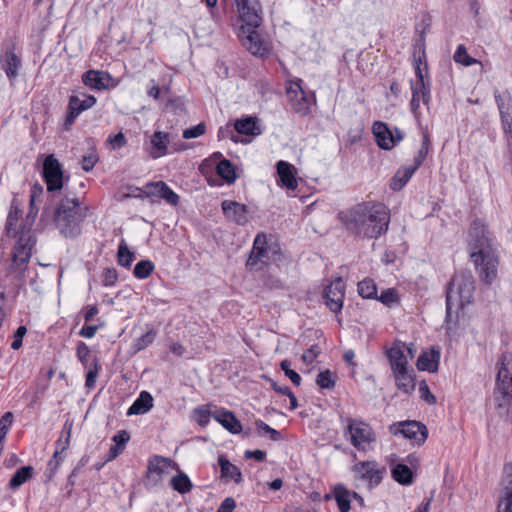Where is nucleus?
Returning a JSON list of instances; mask_svg holds the SVG:
<instances>
[{"label":"nucleus","mask_w":512,"mask_h":512,"mask_svg":"<svg viewBox=\"0 0 512 512\" xmlns=\"http://www.w3.org/2000/svg\"><path fill=\"white\" fill-rule=\"evenodd\" d=\"M390 209L379 201H363L339 213L345 229L355 237L378 239L385 235L390 224Z\"/></svg>","instance_id":"obj_1"},{"label":"nucleus","mask_w":512,"mask_h":512,"mask_svg":"<svg viewBox=\"0 0 512 512\" xmlns=\"http://www.w3.org/2000/svg\"><path fill=\"white\" fill-rule=\"evenodd\" d=\"M475 282L470 272H458L451 279L446 292V317L447 330L452 329L453 313L470 304L473 299Z\"/></svg>","instance_id":"obj_2"},{"label":"nucleus","mask_w":512,"mask_h":512,"mask_svg":"<svg viewBox=\"0 0 512 512\" xmlns=\"http://www.w3.org/2000/svg\"><path fill=\"white\" fill-rule=\"evenodd\" d=\"M87 216V208L81 206L78 198L65 197L55 212V224L67 238H75L81 233V223Z\"/></svg>","instance_id":"obj_3"},{"label":"nucleus","mask_w":512,"mask_h":512,"mask_svg":"<svg viewBox=\"0 0 512 512\" xmlns=\"http://www.w3.org/2000/svg\"><path fill=\"white\" fill-rule=\"evenodd\" d=\"M498 373L493 392V400L499 414H507L512 406V359L503 353L497 364Z\"/></svg>","instance_id":"obj_4"},{"label":"nucleus","mask_w":512,"mask_h":512,"mask_svg":"<svg viewBox=\"0 0 512 512\" xmlns=\"http://www.w3.org/2000/svg\"><path fill=\"white\" fill-rule=\"evenodd\" d=\"M344 435L359 451H366L376 441V435L369 424L354 418H346Z\"/></svg>","instance_id":"obj_5"},{"label":"nucleus","mask_w":512,"mask_h":512,"mask_svg":"<svg viewBox=\"0 0 512 512\" xmlns=\"http://www.w3.org/2000/svg\"><path fill=\"white\" fill-rule=\"evenodd\" d=\"M470 257L480 280L487 285H491L498 275L499 255L496 248H490L479 252V254H470Z\"/></svg>","instance_id":"obj_6"},{"label":"nucleus","mask_w":512,"mask_h":512,"mask_svg":"<svg viewBox=\"0 0 512 512\" xmlns=\"http://www.w3.org/2000/svg\"><path fill=\"white\" fill-rule=\"evenodd\" d=\"M276 253L277 250L271 245H268L266 235L258 234L254 239L246 266L250 269H261L273 259Z\"/></svg>","instance_id":"obj_7"},{"label":"nucleus","mask_w":512,"mask_h":512,"mask_svg":"<svg viewBox=\"0 0 512 512\" xmlns=\"http://www.w3.org/2000/svg\"><path fill=\"white\" fill-rule=\"evenodd\" d=\"M389 431L395 436H402L403 438L412 440L417 444L424 443L428 436L427 427L417 421L393 423L389 426Z\"/></svg>","instance_id":"obj_8"},{"label":"nucleus","mask_w":512,"mask_h":512,"mask_svg":"<svg viewBox=\"0 0 512 512\" xmlns=\"http://www.w3.org/2000/svg\"><path fill=\"white\" fill-rule=\"evenodd\" d=\"M468 248L470 254H479V252L493 248L491 239L488 236V231L483 220L475 219L469 228L468 233Z\"/></svg>","instance_id":"obj_9"},{"label":"nucleus","mask_w":512,"mask_h":512,"mask_svg":"<svg viewBox=\"0 0 512 512\" xmlns=\"http://www.w3.org/2000/svg\"><path fill=\"white\" fill-rule=\"evenodd\" d=\"M352 471L356 480L367 484L371 489L381 482L384 468L380 467L376 461H363L356 463Z\"/></svg>","instance_id":"obj_10"},{"label":"nucleus","mask_w":512,"mask_h":512,"mask_svg":"<svg viewBox=\"0 0 512 512\" xmlns=\"http://www.w3.org/2000/svg\"><path fill=\"white\" fill-rule=\"evenodd\" d=\"M301 80L293 82L286 90L287 97L291 104L292 109L300 115H308L311 110L314 96H307L300 85Z\"/></svg>","instance_id":"obj_11"},{"label":"nucleus","mask_w":512,"mask_h":512,"mask_svg":"<svg viewBox=\"0 0 512 512\" xmlns=\"http://www.w3.org/2000/svg\"><path fill=\"white\" fill-rule=\"evenodd\" d=\"M373 134L375 136L377 145L384 149L390 150L397 143L401 142L404 138L403 132L394 128V130H390L386 123L376 121L372 127Z\"/></svg>","instance_id":"obj_12"},{"label":"nucleus","mask_w":512,"mask_h":512,"mask_svg":"<svg viewBox=\"0 0 512 512\" xmlns=\"http://www.w3.org/2000/svg\"><path fill=\"white\" fill-rule=\"evenodd\" d=\"M43 178L49 192L61 190L63 187V172L59 161L54 155L46 157L43 163Z\"/></svg>","instance_id":"obj_13"},{"label":"nucleus","mask_w":512,"mask_h":512,"mask_svg":"<svg viewBox=\"0 0 512 512\" xmlns=\"http://www.w3.org/2000/svg\"><path fill=\"white\" fill-rule=\"evenodd\" d=\"M345 296V283L342 278H337L324 289L326 306L334 313H339L343 307Z\"/></svg>","instance_id":"obj_14"},{"label":"nucleus","mask_w":512,"mask_h":512,"mask_svg":"<svg viewBox=\"0 0 512 512\" xmlns=\"http://www.w3.org/2000/svg\"><path fill=\"white\" fill-rule=\"evenodd\" d=\"M242 23L259 27L262 21L260 7L256 0H235Z\"/></svg>","instance_id":"obj_15"},{"label":"nucleus","mask_w":512,"mask_h":512,"mask_svg":"<svg viewBox=\"0 0 512 512\" xmlns=\"http://www.w3.org/2000/svg\"><path fill=\"white\" fill-rule=\"evenodd\" d=\"M96 103V98L93 95L81 93L79 95H72L69 98V113L66 118V126L72 125L80 113L91 108Z\"/></svg>","instance_id":"obj_16"},{"label":"nucleus","mask_w":512,"mask_h":512,"mask_svg":"<svg viewBox=\"0 0 512 512\" xmlns=\"http://www.w3.org/2000/svg\"><path fill=\"white\" fill-rule=\"evenodd\" d=\"M495 101L501 116L502 126L506 134L512 138V97L508 92L494 91Z\"/></svg>","instance_id":"obj_17"},{"label":"nucleus","mask_w":512,"mask_h":512,"mask_svg":"<svg viewBox=\"0 0 512 512\" xmlns=\"http://www.w3.org/2000/svg\"><path fill=\"white\" fill-rule=\"evenodd\" d=\"M224 216L230 222L244 226L248 223V208L245 204L233 200H224L221 203Z\"/></svg>","instance_id":"obj_18"},{"label":"nucleus","mask_w":512,"mask_h":512,"mask_svg":"<svg viewBox=\"0 0 512 512\" xmlns=\"http://www.w3.org/2000/svg\"><path fill=\"white\" fill-rule=\"evenodd\" d=\"M33 243L29 235L22 233L13 249V264L19 271L25 270L31 257Z\"/></svg>","instance_id":"obj_19"},{"label":"nucleus","mask_w":512,"mask_h":512,"mask_svg":"<svg viewBox=\"0 0 512 512\" xmlns=\"http://www.w3.org/2000/svg\"><path fill=\"white\" fill-rule=\"evenodd\" d=\"M172 464L173 462L169 458L158 455L152 456L148 460L146 471L147 480L153 485H157Z\"/></svg>","instance_id":"obj_20"},{"label":"nucleus","mask_w":512,"mask_h":512,"mask_svg":"<svg viewBox=\"0 0 512 512\" xmlns=\"http://www.w3.org/2000/svg\"><path fill=\"white\" fill-rule=\"evenodd\" d=\"M144 194L146 197H159L173 206L179 203V196L163 181L147 183Z\"/></svg>","instance_id":"obj_21"},{"label":"nucleus","mask_w":512,"mask_h":512,"mask_svg":"<svg viewBox=\"0 0 512 512\" xmlns=\"http://www.w3.org/2000/svg\"><path fill=\"white\" fill-rule=\"evenodd\" d=\"M257 27H251L243 23L242 30L246 33L242 38L243 45L255 56H264L268 53L266 45L261 41Z\"/></svg>","instance_id":"obj_22"},{"label":"nucleus","mask_w":512,"mask_h":512,"mask_svg":"<svg viewBox=\"0 0 512 512\" xmlns=\"http://www.w3.org/2000/svg\"><path fill=\"white\" fill-rule=\"evenodd\" d=\"M72 424L65 423L60 438L56 441V449L52 459L48 462V468L51 472H55L63 461L62 454L69 448Z\"/></svg>","instance_id":"obj_23"},{"label":"nucleus","mask_w":512,"mask_h":512,"mask_svg":"<svg viewBox=\"0 0 512 512\" xmlns=\"http://www.w3.org/2000/svg\"><path fill=\"white\" fill-rule=\"evenodd\" d=\"M278 174V184L285 187L287 190H296L298 187V181L296 178L295 167L283 160H280L276 164Z\"/></svg>","instance_id":"obj_24"},{"label":"nucleus","mask_w":512,"mask_h":512,"mask_svg":"<svg viewBox=\"0 0 512 512\" xmlns=\"http://www.w3.org/2000/svg\"><path fill=\"white\" fill-rule=\"evenodd\" d=\"M387 357L392 372L404 370L405 368L410 367L407 359L405 343H393V345L387 350Z\"/></svg>","instance_id":"obj_25"},{"label":"nucleus","mask_w":512,"mask_h":512,"mask_svg":"<svg viewBox=\"0 0 512 512\" xmlns=\"http://www.w3.org/2000/svg\"><path fill=\"white\" fill-rule=\"evenodd\" d=\"M503 495L499 498L498 512H512V465L505 467V476L502 480Z\"/></svg>","instance_id":"obj_26"},{"label":"nucleus","mask_w":512,"mask_h":512,"mask_svg":"<svg viewBox=\"0 0 512 512\" xmlns=\"http://www.w3.org/2000/svg\"><path fill=\"white\" fill-rule=\"evenodd\" d=\"M213 418L232 434H239L242 431L241 422L231 411L217 408L214 410Z\"/></svg>","instance_id":"obj_27"},{"label":"nucleus","mask_w":512,"mask_h":512,"mask_svg":"<svg viewBox=\"0 0 512 512\" xmlns=\"http://www.w3.org/2000/svg\"><path fill=\"white\" fill-rule=\"evenodd\" d=\"M111 76L107 72L99 70H88L82 75V82L91 89L105 90L108 88V82Z\"/></svg>","instance_id":"obj_28"},{"label":"nucleus","mask_w":512,"mask_h":512,"mask_svg":"<svg viewBox=\"0 0 512 512\" xmlns=\"http://www.w3.org/2000/svg\"><path fill=\"white\" fill-rule=\"evenodd\" d=\"M398 390L409 394L415 389V373L412 367L392 372Z\"/></svg>","instance_id":"obj_29"},{"label":"nucleus","mask_w":512,"mask_h":512,"mask_svg":"<svg viewBox=\"0 0 512 512\" xmlns=\"http://www.w3.org/2000/svg\"><path fill=\"white\" fill-rule=\"evenodd\" d=\"M234 129L237 133L248 136H256L261 134V129L258 125V119L257 117L252 116L237 119L234 122Z\"/></svg>","instance_id":"obj_30"},{"label":"nucleus","mask_w":512,"mask_h":512,"mask_svg":"<svg viewBox=\"0 0 512 512\" xmlns=\"http://www.w3.org/2000/svg\"><path fill=\"white\" fill-rule=\"evenodd\" d=\"M153 407V397L147 391H142L139 397L129 407L127 415H141L147 413Z\"/></svg>","instance_id":"obj_31"},{"label":"nucleus","mask_w":512,"mask_h":512,"mask_svg":"<svg viewBox=\"0 0 512 512\" xmlns=\"http://www.w3.org/2000/svg\"><path fill=\"white\" fill-rule=\"evenodd\" d=\"M412 99L410 101L411 111L415 117H418V109L420 107V101L424 104H428L430 101V87H424L421 89L419 86L411 85Z\"/></svg>","instance_id":"obj_32"},{"label":"nucleus","mask_w":512,"mask_h":512,"mask_svg":"<svg viewBox=\"0 0 512 512\" xmlns=\"http://www.w3.org/2000/svg\"><path fill=\"white\" fill-rule=\"evenodd\" d=\"M416 170V167L413 166H405L399 168L390 181V188L393 191L401 190L411 179Z\"/></svg>","instance_id":"obj_33"},{"label":"nucleus","mask_w":512,"mask_h":512,"mask_svg":"<svg viewBox=\"0 0 512 512\" xmlns=\"http://www.w3.org/2000/svg\"><path fill=\"white\" fill-rule=\"evenodd\" d=\"M21 66V60L12 50L7 51L2 61V69L9 79H14L18 75V69Z\"/></svg>","instance_id":"obj_34"},{"label":"nucleus","mask_w":512,"mask_h":512,"mask_svg":"<svg viewBox=\"0 0 512 512\" xmlns=\"http://www.w3.org/2000/svg\"><path fill=\"white\" fill-rule=\"evenodd\" d=\"M218 463L222 477L233 480L237 484L242 481L240 469L236 465L232 464L226 457L220 456Z\"/></svg>","instance_id":"obj_35"},{"label":"nucleus","mask_w":512,"mask_h":512,"mask_svg":"<svg viewBox=\"0 0 512 512\" xmlns=\"http://www.w3.org/2000/svg\"><path fill=\"white\" fill-rule=\"evenodd\" d=\"M333 495L340 512H349L352 492L344 485H336L333 489Z\"/></svg>","instance_id":"obj_36"},{"label":"nucleus","mask_w":512,"mask_h":512,"mask_svg":"<svg viewBox=\"0 0 512 512\" xmlns=\"http://www.w3.org/2000/svg\"><path fill=\"white\" fill-rule=\"evenodd\" d=\"M439 354L431 351L422 353L417 360L416 366L421 371L435 372L438 369Z\"/></svg>","instance_id":"obj_37"},{"label":"nucleus","mask_w":512,"mask_h":512,"mask_svg":"<svg viewBox=\"0 0 512 512\" xmlns=\"http://www.w3.org/2000/svg\"><path fill=\"white\" fill-rule=\"evenodd\" d=\"M168 143L169 137L167 133L160 131L155 132L151 138V144L153 146L151 156L153 158H159L161 156H164L167 153Z\"/></svg>","instance_id":"obj_38"},{"label":"nucleus","mask_w":512,"mask_h":512,"mask_svg":"<svg viewBox=\"0 0 512 512\" xmlns=\"http://www.w3.org/2000/svg\"><path fill=\"white\" fill-rule=\"evenodd\" d=\"M170 484L172 488L180 494H186L192 490V482L189 477L182 471L172 477Z\"/></svg>","instance_id":"obj_39"},{"label":"nucleus","mask_w":512,"mask_h":512,"mask_svg":"<svg viewBox=\"0 0 512 512\" xmlns=\"http://www.w3.org/2000/svg\"><path fill=\"white\" fill-rule=\"evenodd\" d=\"M217 174L223 178L228 184H232L236 180L235 168L232 163L227 160H221L216 166Z\"/></svg>","instance_id":"obj_40"},{"label":"nucleus","mask_w":512,"mask_h":512,"mask_svg":"<svg viewBox=\"0 0 512 512\" xmlns=\"http://www.w3.org/2000/svg\"><path fill=\"white\" fill-rule=\"evenodd\" d=\"M358 294L364 299H376L377 298V286L374 280L365 278L358 283L357 286Z\"/></svg>","instance_id":"obj_41"},{"label":"nucleus","mask_w":512,"mask_h":512,"mask_svg":"<svg viewBox=\"0 0 512 512\" xmlns=\"http://www.w3.org/2000/svg\"><path fill=\"white\" fill-rule=\"evenodd\" d=\"M135 259L134 252L130 251L125 240H121L118 251H117V261L118 264L124 268H129L132 262Z\"/></svg>","instance_id":"obj_42"},{"label":"nucleus","mask_w":512,"mask_h":512,"mask_svg":"<svg viewBox=\"0 0 512 512\" xmlns=\"http://www.w3.org/2000/svg\"><path fill=\"white\" fill-rule=\"evenodd\" d=\"M33 468L31 466H23L19 468L9 482L12 489L19 488L22 484L32 477Z\"/></svg>","instance_id":"obj_43"},{"label":"nucleus","mask_w":512,"mask_h":512,"mask_svg":"<svg viewBox=\"0 0 512 512\" xmlns=\"http://www.w3.org/2000/svg\"><path fill=\"white\" fill-rule=\"evenodd\" d=\"M392 475L395 481L403 485L411 484L413 480L411 469L404 464H397L392 470Z\"/></svg>","instance_id":"obj_44"},{"label":"nucleus","mask_w":512,"mask_h":512,"mask_svg":"<svg viewBox=\"0 0 512 512\" xmlns=\"http://www.w3.org/2000/svg\"><path fill=\"white\" fill-rule=\"evenodd\" d=\"M376 300L391 308L400 303V294L397 289L388 288L383 290L379 296L377 295Z\"/></svg>","instance_id":"obj_45"},{"label":"nucleus","mask_w":512,"mask_h":512,"mask_svg":"<svg viewBox=\"0 0 512 512\" xmlns=\"http://www.w3.org/2000/svg\"><path fill=\"white\" fill-rule=\"evenodd\" d=\"M155 265L152 261L145 259L139 261L133 270V275L138 279H146L154 271Z\"/></svg>","instance_id":"obj_46"},{"label":"nucleus","mask_w":512,"mask_h":512,"mask_svg":"<svg viewBox=\"0 0 512 512\" xmlns=\"http://www.w3.org/2000/svg\"><path fill=\"white\" fill-rule=\"evenodd\" d=\"M214 410H210L207 406H200L193 410L194 420L202 427L208 425L210 418H213Z\"/></svg>","instance_id":"obj_47"},{"label":"nucleus","mask_w":512,"mask_h":512,"mask_svg":"<svg viewBox=\"0 0 512 512\" xmlns=\"http://www.w3.org/2000/svg\"><path fill=\"white\" fill-rule=\"evenodd\" d=\"M454 61L456 63L462 64L464 66H471L473 64L479 63V61L473 57H471L467 49L464 45H459L454 53Z\"/></svg>","instance_id":"obj_48"},{"label":"nucleus","mask_w":512,"mask_h":512,"mask_svg":"<svg viewBox=\"0 0 512 512\" xmlns=\"http://www.w3.org/2000/svg\"><path fill=\"white\" fill-rule=\"evenodd\" d=\"M87 368L88 371L86 374L85 386L89 389H92L95 387L96 379L100 369L98 359L95 357L93 359V363H91Z\"/></svg>","instance_id":"obj_49"},{"label":"nucleus","mask_w":512,"mask_h":512,"mask_svg":"<svg viewBox=\"0 0 512 512\" xmlns=\"http://www.w3.org/2000/svg\"><path fill=\"white\" fill-rule=\"evenodd\" d=\"M316 384L322 389H332L335 386V378L330 370H325L318 374Z\"/></svg>","instance_id":"obj_50"},{"label":"nucleus","mask_w":512,"mask_h":512,"mask_svg":"<svg viewBox=\"0 0 512 512\" xmlns=\"http://www.w3.org/2000/svg\"><path fill=\"white\" fill-rule=\"evenodd\" d=\"M429 145V136L427 134H424L422 138L421 148L418 152V155L414 159V164L412 165L413 167H416V169L419 168V166L423 163L424 159L426 158L429 152Z\"/></svg>","instance_id":"obj_51"},{"label":"nucleus","mask_w":512,"mask_h":512,"mask_svg":"<svg viewBox=\"0 0 512 512\" xmlns=\"http://www.w3.org/2000/svg\"><path fill=\"white\" fill-rule=\"evenodd\" d=\"M19 218H20V210L17 207H15V208L11 207L8 217H7L6 226H5L6 232L9 236L15 232V227L17 225Z\"/></svg>","instance_id":"obj_52"},{"label":"nucleus","mask_w":512,"mask_h":512,"mask_svg":"<svg viewBox=\"0 0 512 512\" xmlns=\"http://www.w3.org/2000/svg\"><path fill=\"white\" fill-rule=\"evenodd\" d=\"M156 337V332L153 329L148 330L144 335L139 337L135 342V347L138 351L145 349L153 343Z\"/></svg>","instance_id":"obj_53"},{"label":"nucleus","mask_w":512,"mask_h":512,"mask_svg":"<svg viewBox=\"0 0 512 512\" xmlns=\"http://www.w3.org/2000/svg\"><path fill=\"white\" fill-rule=\"evenodd\" d=\"M255 425L258 431H262L263 433L268 434L272 441H279L281 439L280 432L270 427L264 421L257 420Z\"/></svg>","instance_id":"obj_54"},{"label":"nucleus","mask_w":512,"mask_h":512,"mask_svg":"<svg viewBox=\"0 0 512 512\" xmlns=\"http://www.w3.org/2000/svg\"><path fill=\"white\" fill-rule=\"evenodd\" d=\"M76 355L83 366L88 367L91 351L84 342H79L76 348Z\"/></svg>","instance_id":"obj_55"},{"label":"nucleus","mask_w":512,"mask_h":512,"mask_svg":"<svg viewBox=\"0 0 512 512\" xmlns=\"http://www.w3.org/2000/svg\"><path fill=\"white\" fill-rule=\"evenodd\" d=\"M13 423V413L6 412L0 419V438L5 439Z\"/></svg>","instance_id":"obj_56"},{"label":"nucleus","mask_w":512,"mask_h":512,"mask_svg":"<svg viewBox=\"0 0 512 512\" xmlns=\"http://www.w3.org/2000/svg\"><path fill=\"white\" fill-rule=\"evenodd\" d=\"M419 393L420 398L427 402L428 404H435L436 397L431 393L427 383L425 381L420 382L419 384Z\"/></svg>","instance_id":"obj_57"},{"label":"nucleus","mask_w":512,"mask_h":512,"mask_svg":"<svg viewBox=\"0 0 512 512\" xmlns=\"http://www.w3.org/2000/svg\"><path fill=\"white\" fill-rule=\"evenodd\" d=\"M205 133V125L200 123L183 131L184 139L197 138Z\"/></svg>","instance_id":"obj_58"},{"label":"nucleus","mask_w":512,"mask_h":512,"mask_svg":"<svg viewBox=\"0 0 512 512\" xmlns=\"http://www.w3.org/2000/svg\"><path fill=\"white\" fill-rule=\"evenodd\" d=\"M5 293L6 287L0 282V327H2L4 320L8 317L9 312L5 308Z\"/></svg>","instance_id":"obj_59"},{"label":"nucleus","mask_w":512,"mask_h":512,"mask_svg":"<svg viewBox=\"0 0 512 512\" xmlns=\"http://www.w3.org/2000/svg\"><path fill=\"white\" fill-rule=\"evenodd\" d=\"M427 68V64L426 62H424V68H422L419 64L415 65V73H416V76L418 78L417 82L415 83H411V85H415V86H419L421 87V89H423L424 87H430L429 86V82L425 81V76H424V70H426Z\"/></svg>","instance_id":"obj_60"},{"label":"nucleus","mask_w":512,"mask_h":512,"mask_svg":"<svg viewBox=\"0 0 512 512\" xmlns=\"http://www.w3.org/2000/svg\"><path fill=\"white\" fill-rule=\"evenodd\" d=\"M321 349L318 345H312L303 355L302 360L306 364H311L320 354Z\"/></svg>","instance_id":"obj_61"},{"label":"nucleus","mask_w":512,"mask_h":512,"mask_svg":"<svg viewBox=\"0 0 512 512\" xmlns=\"http://www.w3.org/2000/svg\"><path fill=\"white\" fill-rule=\"evenodd\" d=\"M27 333V328L25 326H19L14 333V340L11 344V348L13 350H18L22 346V340L25 334Z\"/></svg>","instance_id":"obj_62"},{"label":"nucleus","mask_w":512,"mask_h":512,"mask_svg":"<svg viewBox=\"0 0 512 512\" xmlns=\"http://www.w3.org/2000/svg\"><path fill=\"white\" fill-rule=\"evenodd\" d=\"M118 279V274L115 269H106L103 272L102 282L105 286H113Z\"/></svg>","instance_id":"obj_63"},{"label":"nucleus","mask_w":512,"mask_h":512,"mask_svg":"<svg viewBox=\"0 0 512 512\" xmlns=\"http://www.w3.org/2000/svg\"><path fill=\"white\" fill-rule=\"evenodd\" d=\"M108 142L111 144L113 149L121 148L126 144V138L122 132L108 137Z\"/></svg>","instance_id":"obj_64"}]
</instances>
